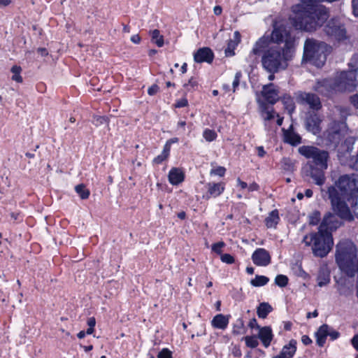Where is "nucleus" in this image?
<instances>
[{
	"label": "nucleus",
	"instance_id": "obj_1",
	"mask_svg": "<svg viewBox=\"0 0 358 358\" xmlns=\"http://www.w3.org/2000/svg\"><path fill=\"white\" fill-rule=\"evenodd\" d=\"M300 1L301 3L292 6L289 20L296 29L313 31L327 20L329 12L325 6L317 3L320 0Z\"/></svg>",
	"mask_w": 358,
	"mask_h": 358
},
{
	"label": "nucleus",
	"instance_id": "obj_2",
	"mask_svg": "<svg viewBox=\"0 0 358 358\" xmlns=\"http://www.w3.org/2000/svg\"><path fill=\"white\" fill-rule=\"evenodd\" d=\"M350 65V69L341 72L334 82L331 80L319 81L314 90L327 96L334 92L352 91L358 85V55L353 57Z\"/></svg>",
	"mask_w": 358,
	"mask_h": 358
},
{
	"label": "nucleus",
	"instance_id": "obj_3",
	"mask_svg": "<svg viewBox=\"0 0 358 358\" xmlns=\"http://www.w3.org/2000/svg\"><path fill=\"white\" fill-rule=\"evenodd\" d=\"M335 259L339 268L348 276L358 273V248L351 241L345 240L336 245Z\"/></svg>",
	"mask_w": 358,
	"mask_h": 358
},
{
	"label": "nucleus",
	"instance_id": "obj_4",
	"mask_svg": "<svg viewBox=\"0 0 358 358\" xmlns=\"http://www.w3.org/2000/svg\"><path fill=\"white\" fill-rule=\"evenodd\" d=\"M294 55V52L292 50L282 49L276 45L271 46L262 55V67L270 73L284 71L288 67Z\"/></svg>",
	"mask_w": 358,
	"mask_h": 358
},
{
	"label": "nucleus",
	"instance_id": "obj_5",
	"mask_svg": "<svg viewBox=\"0 0 358 358\" xmlns=\"http://www.w3.org/2000/svg\"><path fill=\"white\" fill-rule=\"evenodd\" d=\"M349 115L348 108L344 106H335L331 110L329 115L331 122L325 131V137L334 145L338 144L345 134L347 129L345 120Z\"/></svg>",
	"mask_w": 358,
	"mask_h": 358
},
{
	"label": "nucleus",
	"instance_id": "obj_6",
	"mask_svg": "<svg viewBox=\"0 0 358 358\" xmlns=\"http://www.w3.org/2000/svg\"><path fill=\"white\" fill-rule=\"evenodd\" d=\"M328 46L322 41L307 38L303 45V62H309L317 66H322L327 59Z\"/></svg>",
	"mask_w": 358,
	"mask_h": 358
},
{
	"label": "nucleus",
	"instance_id": "obj_7",
	"mask_svg": "<svg viewBox=\"0 0 358 358\" xmlns=\"http://www.w3.org/2000/svg\"><path fill=\"white\" fill-rule=\"evenodd\" d=\"M306 245H312V250L315 256L324 257L331 250L334 241L330 233L324 234L320 230L317 233H312L303 238Z\"/></svg>",
	"mask_w": 358,
	"mask_h": 358
},
{
	"label": "nucleus",
	"instance_id": "obj_8",
	"mask_svg": "<svg viewBox=\"0 0 358 358\" xmlns=\"http://www.w3.org/2000/svg\"><path fill=\"white\" fill-rule=\"evenodd\" d=\"M338 156L343 163L358 170V138H347L341 145Z\"/></svg>",
	"mask_w": 358,
	"mask_h": 358
},
{
	"label": "nucleus",
	"instance_id": "obj_9",
	"mask_svg": "<svg viewBox=\"0 0 358 358\" xmlns=\"http://www.w3.org/2000/svg\"><path fill=\"white\" fill-rule=\"evenodd\" d=\"M343 199L349 200L358 192V175L344 174L341 176L334 186Z\"/></svg>",
	"mask_w": 358,
	"mask_h": 358
},
{
	"label": "nucleus",
	"instance_id": "obj_10",
	"mask_svg": "<svg viewBox=\"0 0 358 358\" xmlns=\"http://www.w3.org/2000/svg\"><path fill=\"white\" fill-rule=\"evenodd\" d=\"M327 193L331 201L332 210L340 219L347 221H352L354 217L350 211V208L345 201L342 199V196H339V193L336 188L330 186L328 188Z\"/></svg>",
	"mask_w": 358,
	"mask_h": 358
},
{
	"label": "nucleus",
	"instance_id": "obj_11",
	"mask_svg": "<svg viewBox=\"0 0 358 358\" xmlns=\"http://www.w3.org/2000/svg\"><path fill=\"white\" fill-rule=\"evenodd\" d=\"M269 36L274 43H284L285 45L282 48V49L295 52V38L292 36L290 28L287 25L283 24H275Z\"/></svg>",
	"mask_w": 358,
	"mask_h": 358
},
{
	"label": "nucleus",
	"instance_id": "obj_12",
	"mask_svg": "<svg viewBox=\"0 0 358 358\" xmlns=\"http://www.w3.org/2000/svg\"><path fill=\"white\" fill-rule=\"evenodd\" d=\"M299 153L311 159L307 164H313L315 166H322L323 168H327V161L329 155V152L324 150H320L314 146L303 145L299 148Z\"/></svg>",
	"mask_w": 358,
	"mask_h": 358
},
{
	"label": "nucleus",
	"instance_id": "obj_13",
	"mask_svg": "<svg viewBox=\"0 0 358 358\" xmlns=\"http://www.w3.org/2000/svg\"><path fill=\"white\" fill-rule=\"evenodd\" d=\"M327 169L322 167V166L306 164L302 169V174L303 177L311 178L316 185L321 186L326 180L324 171Z\"/></svg>",
	"mask_w": 358,
	"mask_h": 358
},
{
	"label": "nucleus",
	"instance_id": "obj_14",
	"mask_svg": "<svg viewBox=\"0 0 358 358\" xmlns=\"http://www.w3.org/2000/svg\"><path fill=\"white\" fill-rule=\"evenodd\" d=\"M337 215L334 213H327L319 227L320 231H323L324 234L330 233L336 230L342 225V222Z\"/></svg>",
	"mask_w": 358,
	"mask_h": 358
},
{
	"label": "nucleus",
	"instance_id": "obj_15",
	"mask_svg": "<svg viewBox=\"0 0 358 358\" xmlns=\"http://www.w3.org/2000/svg\"><path fill=\"white\" fill-rule=\"evenodd\" d=\"M325 33L338 41L345 38V29L341 23L336 19L330 20L324 27Z\"/></svg>",
	"mask_w": 358,
	"mask_h": 358
},
{
	"label": "nucleus",
	"instance_id": "obj_16",
	"mask_svg": "<svg viewBox=\"0 0 358 358\" xmlns=\"http://www.w3.org/2000/svg\"><path fill=\"white\" fill-rule=\"evenodd\" d=\"M328 336H330L331 340H336L339 337L340 334L327 324H323L320 327L315 333L317 344L320 347H323L326 342V338Z\"/></svg>",
	"mask_w": 358,
	"mask_h": 358
},
{
	"label": "nucleus",
	"instance_id": "obj_17",
	"mask_svg": "<svg viewBox=\"0 0 358 358\" xmlns=\"http://www.w3.org/2000/svg\"><path fill=\"white\" fill-rule=\"evenodd\" d=\"M298 101L301 104H307L310 108L318 110L322 108L320 98L315 94L300 92L297 96Z\"/></svg>",
	"mask_w": 358,
	"mask_h": 358
},
{
	"label": "nucleus",
	"instance_id": "obj_18",
	"mask_svg": "<svg viewBox=\"0 0 358 358\" xmlns=\"http://www.w3.org/2000/svg\"><path fill=\"white\" fill-rule=\"evenodd\" d=\"M261 116L264 122V126L266 129H271V125L269 122L277 117L276 123L278 126H281L283 121V117H280L279 114L277 113L273 108L269 109L266 105L262 106L261 110Z\"/></svg>",
	"mask_w": 358,
	"mask_h": 358
},
{
	"label": "nucleus",
	"instance_id": "obj_19",
	"mask_svg": "<svg viewBox=\"0 0 358 358\" xmlns=\"http://www.w3.org/2000/svg\"><path fill=\"white\" fill-rule=\"evenodd\" d=\"M253 263L259 266H266L271 261L269 252L264 248L257 249L252 255Z\"/></svg>",
	"mask_w": 358,
	"mask_h": 358
},
{
	"label": "nucleus",
	"instance_id": "obj_20",
	"mask_svg": "<svg viewBox=\"0 0 358 358\" xmlns=\"http://www.w3.org/2000/svg\"><path fill=\"white\" fill-rule=\"evenodd\" d=\"M262 94L264 98L271 104H274L279 100L278 88L273 83L264 85Z\"/></svg>",
	"mask_w": 358,
	"mask_h": 358
},
{
	"label": "nucleus",
	"instance_id": "obj_21",
	"mask_svg": "<svg viewBox=\"0 0 358 358\" xmlns=\"http://www.w3.org/2000/svg\"><path fill=\"white\" fill-rule=\"evenodd\" d=\"M272 42L269 36H263L259 38L255 43L250 53V57L259 55L264 53L269 47L270 43Z\"/></svg>",
	"mask_w": 358,
	"mask_h": 358
},
{
	"label": "nucleus",
	"instance_id": "obj_22",
	"mask_svg": "<svg viewBox=\"0 0 358 358\" xmlns=\"http://www.w3.org/2000/svg\"><path fill=\"white\" fill-rule=\"evenodd\" d=\"M321 122L320 117L316 113H310L306 119V128L313 134H317L321 130Z\"/></svg>",
	"mask_w": 358,
	"mask_h": 358
},
{
	"label": "nucleus",
	"instance_id": "obj_23",
	"mask_svg": "<svg viewBox=\"0 0 358 358\" xmlns=\"http://www.w3.org/2000/svg\"><path fill=\"white\" fill-rule=\"evenodd\" d=\"M213 52L208 48L199 49L194 55V59L197 63H210L213 59Z\"/></svg>",
	"mask_w": 358,
	"mask_h": 358
},
{
	"label": "nucleus",
	"instance_id": "obj_24",
	"mask_svg": "<svg viewBox=\"0 0 358 358\" xmlns=\"http://www.w3.org/2000/svg\"><path fill=\"white\" fill-rule=\"evenodd\" d=\"M208 192L206 196L207 199L211 196L217 197L220 196L225 189V184L224 182H208L207 184Z\"/></svg>",
	"mask_w": 358,
	"mask_h": 358
},
{
	"label": "nucleus",
	"instance_id": "obj_25",
	"mask_svg": "<svg viewBox=\"0 0 358 358\" xmlns=\"http://www.w3.org/2000/svg\"><path fill=\"white\" fill-rule=\"evenodd\" d=\"M296 341L291 340L288 345H285L279 355L272 358H292L296 350Z\"/></svg>",
	"mask_w": 358,
	"mask_h": 358
},
{
	"label": "nucleus",
	"instance_id": "obj_26",
	"mask_svg": "<svg viewBox=\"0 0 358 358\" xmlns=\"http://www.w3.org/2000/svg\"><path fill=\"white\" fill-rule=\"evenodd\" d=\"M258 337L262 341L264 346L268 348L273 337L271 328L267 326L259 328Z\"/></svg>",
	"mask_w": 358,
	"mask_h": 358
},
{
	"label": "nucleus",
	"instance_id": "obj_27",
	"mask_svg": "<svg viewBox=\"0 0 358 358\" xmlns=\"http://www.w3.org/2000/svg\"><path fill=\"white\" fill-rule=\"evenodd\" d=\"M169 180L173 185H178L184 180L183 172L178 168H173L169 171Z\"/></svg>",
	"mask_w": 358,
	"mask_h": 358
},
{
	"label": "nucleus",
	"instance_id": "obj_28",
	"mask_svg": "<svg viewBox=\"0 0 358 358\" xmlns=\"http://www.w3.org/2000/svg\"><path fill=\"white\" fill-rule=\"evenodd\" d=\"M229 324V317L222 314L215 315L211 321V324L213 327L224 329Z\"/></svg>",
	"mask_w": 358,
	"mask_h": 358
},
{
	"label": "nucleus",
	"instance_id": "obj_29",
	"mask_svg": "<svg viewBox=\"0 0 358 358\" xmlns=\"http://www.w3.org/2000/svg\"><path fill=\"white\" fill-rule=\"evenodd\" d=\"M284 138L286 143L291 145H297L301 143V137L293 131L284 130Z\"/></svg>",
	"mask_w": 358,
	"mask_h": 358
},
{
	"label": "nucleus",
	"instance_id": "obj_30",
	"mask_svg": "<svg viewBox=\"0 0 358 358\" xmlns=\"http://www.w3.org/2000/svg\"><path fill=\"white\" fill-rule=\"evenodd\" d=\"M273 310L271 306L266 302L261 303L257 308V314L260 318H266L267 315Z\"/></svg>",
	"mask_w": 358,
	"mask_h": 358
},
{
	"label": "nucleus",
	"instance_id": "obj_31",
	"mask_svg": "<svg viewBox=\"0 0 358 358\" xmlns=\"http://www.w3.org/2000/svg\"><path fill=\"white\" fill-rule=\"evenodd\" d=\"M280 220L278 211L272 210L268 216L265 219L266 225L268 228L275 227Z\"/></svg>",
	"mask_w": 358,
	"mask_h": 358
},
{
	"label": "nucleus",
	"instance_id": "obj_32",
	"mask_svg": "<svg viewBox=\"0 0 358 358\" xmlns=\"http://www.w3.org/2000/svg\"><path fill=\"white\" fill-rule=\"evenodd\" d=\"M152 41L155 43L158 47H162L164 45V37L160 34L158 29H154L150 31Z\"/></svg>",
	"mask_w": 358,
	"mask_h": 358
},
{
	"label": "nucleus",
	"instance_id": "obj_33",
	"mask_svg": "<svg viewBox=\"0 0 358 358\" xmlns=\"http://www.w3.org/2000/svg\"><path fill=\"white\" fill-rule=\"evenodd\" d=\"M269 281L268 278L264 275H256L255 278L250 281V284L254 287L264 286Z\"/></svg>",
	"mask_w": 358,
	"mask_h": 358
},
{
	"label": "nucleus",
	"instance_id": "obj_34",
	"mask_svg": "<svg viewBox=\"0 0 358 358\" xmlns=\"http://www.w3.org/2000/svg\"><path fill=\"white\" fill-rule=\"evenodd\" d=\"M75 190L82 199H87L90 194L89 189H86L85 186L83 184L76 185Z\"/></svg>",
	"mask_w": 358,
	"mask_h": 358
},
{
	"label": "nucleus",
	"instance_id": "obj_35",
	"mask_svg": "<svg viewBox=\"0 0 358 358\" xmlns=\"http://www.w3.org/2000/svg\"><path fill=\"white\" fill-rule=\"evenodd\" d=\"M10 71L13 73V76H12V80H15L17 83H22V78L20 76V73L22 71V68L19 66H13L11 68Z\"/></svg>",
	"mask_w": 358,
	"mask_h": 358
},
{
	"label": "nucleus",
	"instance_id": "obj_36",
	"mask_svg": "<svg viewBox=\"0 0 358 358\" xmlns=\"http://www.w3.org/2000/svg\"><path fill=\"white\" fill-rule=\"evenodd\" d=\"M92 122L96 127L101 126L103 124L108 125L109 118L106 116L94 115L93 117Z\"/></svg>",
	"mask_w": 358,
	"mask_h": 358
},
{
	"label": "nucleus",
	"instance_id": "obj_37",
	"mask_svg": "<svg viewBox=\"0 0 358 358\" xmlns=\"http://www.w3.org/2000/svg\"><path fill=\"white\" fill-rule=\"evenodd\" d=\"M237 41H234L232 40H229L227 44V47L225 49V55L227 57H231L234 55V50L236 47L238 45Z\"/></svg>",
	"mask_w": 358,
	"mask_h": 358
},
{
	"label": "nucleus",
	"instance_id": "obj_38",
	"mask_svg": "<svg viewBox=\"0 0 358 358\" xmlns=\"http://www.w3.org/2000/svg\"><path fill=\"white\" fill-rule=\"evenodd\" d=\"M244 340L245 341V344L248 348H255L259 345V341L257 340V336H245L244 338Z\"/></svg>",
	"mask_w": 358,
	"mask_h": 358
},
{
	"label": "nucleus",
	"instance_id": "obj_39",
	"mask_svg": "<svg viewBox=\"0 0 358 358\" xmlns=\"http://www.w3.org/2000/svg\"><path fill=\"white\" fill-rule=\"evenodd\" d=\"M317 280L318 286L323 287L327 285L330 281L329 275L324 272L320 273L317 276Z\"/></svg>",
	"mask_w": 358,
	"mask_h": 358
},
{
	"label": "nucleus",
	"instance_id": "obj_40",
	"mask_svg": "<svg viewBox=\"0 0 358 358\" xmlns=\"http://www.w3.org/2000/svg\"><path fill=\"white\" fill-rule=\"evenodd\" d=\"M289 279L285 275H278L275 278V283L280 287H285L288 284Z\"/></svg>",
	"mask_w": 358,
	"mask_h": 358
},
{
	"label": "nucleus",
	"instance_id": "obj_41",
	"mask_svg": "<svg viewBox=\"0 0 358 358\" xmlns=\"http://www.w3.org/2000/svg\"><path fill=\"white\" fill-rule=\"evenodd\" d=\"M203 136L206 141L210 142L215 140L217 134L214 130L206 129L203 131Z\"/></svg>",
	"mask_w": 358,
	"mask_h": 358
},
{
	"label": "nucleus",
	"instance_id": "obj_42",
	"mask_svg": "<svg viewBox=\"0 0 358 358\" xmlns=\"http://www.w3.org/2000/svg\"><path fill=\"white\" fill-rule=\"evenodd\" d=\"M320 220V213L319 211H314L309 217V223L312 225H316Z\"/></svg>",
	"mask_w": 358,
	"mask_h": 358
},
{
	"label": "nucleus",
	"instance_id": "obj_43",
	"mask_svg": "<svg viewBox=\"0 0 358 358\" xmlns=\"http://www.w3.org/2000/svg\"><path fill=\"white\" fill-rule=\"evenodd\" d=\"M225 243L222 241L216 243L212 245V250L217 254H222V248L224 247Z\"/></svg>",
	"mask_w": 358,
	"mask_h": 358
},
{
	"label": "nucleus",
	"instance_id": "obj_44",
	"mask_svg": "<svg viewBox=\"0 0 358 358\" xmlns=\"http://www.w3.org/2000/svg\"><path fill=\"white\" fill-rule=\"evenodd\" d=\"M226 172V169L223 166H218L210 171V175H217L219 176H224Z\"/></svg>",
	"mask_w": 358,
	"mask_h": 358
},
{
	"label": "nucleus",
	"instance_id": "obj_45",
	"mask_svg": "<svg viewBox=\"0 0 358 358\" xmlns=\"http://www.w3.org/2000/svg\"><path fill=\"white\" fill-rule=\"evenodd\" d=\"M157 358H172V352L169 349L164 348L159 352Z\"/></svg>",
	"mask_w": 358,
	"mask_h": 358
},
{
	"label": "nucleus",
	"instance_id": "obj_46",
	"mask_svg": "<svg viewBox=\"0 0 358 358\" xmlns=\"http://www.w3.org/2000/svg\"><path fill=\"white\" fill-rule=\"evenodd\" d=\"M283 167L285 170L292 171L294 168L293 163L288 158H284L282 159Z\"/></svg>",
	"mask_w": 358,
	"mask_h": 358
},
{
	"label": "nucleus",
	"instance_id": "obj_47",
	"mask_svg": "<svg viewBox=\"0 0 358 358\" xmlns=\"http://www.w3.org/2000/svg\"><path fill=\"white\" fill-rule=\"evenodd\" d=\"M222 262L232 264L234 262V258L229 254H224L220 257Z\"/></svg>",
	"mask_w": 358,
	"mask_h": 358
},
{
	"label": "nucleus",
	"instance_id": "obj_48",
	"mask_svg": "<svg viewBox=\"0 0 358 358\" xmlns=\"http://www.w3.org/2000/svg\"><path fill=\"white\" fill-rule=\"evenodd\" d=\"M241 77V73L237 72L235 75V78H234V80L232 83L233 92H235L236 88L239 85Z\"/></svg>",
	"mask_w": 358,
	"mask_h": 358
},
{
	"label": "nucleus",
	"instance_id": "obj_49",
	"mask_svg": "<svg viewBox=\"0 0 358 358\" xmlns=\"http://www.w3.org/2000/svg\"><path fill=\"white\" fill-rule=\"evenodd\" d=\"M188 105V101L187 99H181L180 100H178L175 103L176 108H182L185 107Z\"/></svg>",
	"mask_w": 358,
	"mask_h": 358
},
{
	"label": "nucleus",
	"instance_id": "obj_50",
	"mask_svg": "<svg viewBox=\"0 0 358 358\" xmlns=\"http://www.w3.org/2000/svg\"><path fill=\"white\" fill-rule=\"evenodd\" d=\"M285 103L287 104L286 108L288 110L289 113H292L294 110V106L292 102V100L290 98H289L287 100H285Z\"/></svg>",
	"mask_w": 358,
	"mask_h": 358
},
{
	"label": "nucleus",
	"instance_id": "obj_51",
	"mask_svg": "<svg viewBox=\"0 0 358 358\" xmlns=\"http://www.w3.org/2000/svg\"><path fill=\"white\" fill-rule=\"evenodd\" d=\"M352 7L354 15L358 17V0L352 1Z\"/></svg>",
	"mask_w": 358,
	"mask_h": 358
},
{
	"label": "nucleus",
	"instance_id": "obj_52",
	"mask_svg": "<svg viewBox=\"0 0 358 358\" xmlns=\"http://www.w3.org/2000/svg\"><path fill=\"white\" fill-rule=\"evenodd\" d=\"M159 91V87L157 85H152L150 87H149L148 90V93L150 96H153L157 93Z\"/></svg>",
	"mask_w": 358,
	"mask_h": 358
},
{
	"label": "nucleus",
	"instance_id": "obj_53",
	"mask_svg": "<svg viewBox=\"0 0 358 358\" xmlns=\"http://www.w3.org/2000/svg\"><path fill=\"white\" fill-rule=\"evenodd\" d=\"M166 159H167V157L163 153H162L161 155H158L153 159V162L155 164H161Z\"/></svg>",
	"mask_w": 358,
	"mask_h": 358
},
{
	"label": "nucleus",
	"instance_id": "obj_54",
	"mask_svg": "<svg viewBox=\"0 0 358 358\" xmlns=\"http://www.w3.org/2000/svg\"><path fill=\"white\" fill-rule=\"evenodd\" d=\"M248 326L251 328V329H254V328H257L259 330V328H261L259 324H257V320L255 318H253L252 319L249 324H248Z\"/></svg>",
	"mask_w": 358,
	"mask_h": 358
},
{
	"label": "nucleus",
	"instance_id": "obj_55",
	"mask_svg": "<svg viewBox=\"0 0 358 358\" xmlns=\"http://www.w3.org/2000/svg\"><path fill=\"white\" fill-rule=\"evenodd\" d=\"M351 343L355 350L358 351V334H356L353 336L351 340Z\"/></svg>",
	"mask_w": 358,
	"mask_h": 358
},
{
	"label": "nucleus",
	"instance_id": "obj_56",
	"mask_svg": "<svg viewBox=\"0 0 358 358\" xmlns=\"http://www.w3.org/2000/svg\"><path fill=\"white\" fill-rule=\"evenodd\" d=\"M351 103L358 108V94H355L350 97Z\"/></svg>",
	"mask_w": 358,
	"mask_h": 358
},
{
	"label": "nucleus",
	"instance_id": "obj_57",
	"mask_svg": "<svg viewBox=\"0 0 358 358\" xmlns=\"http://www.w3.org/2000/svg\"><path fill=\"white\" fill-rule=\"evenodd\" d=\"M301 341L306 345H308L312 343V340L309 338V336L306 335L302 336Z\"/></svg>",
	"mask_w": 358,
	"mask_h": 358
},
{
	"label": "nucleus",
	"instance_id": "obj_58",
	"mask_svg": "<svg viewBox=\"0 0 358 358\" xmlns=\"http://www.w3.org/2000/svg\"><path fill=\"white\" fill-rule=\"evenodd\" d=\"M131 41L135 44H138L141 42V37L139 35L136 34L131 37Z\"/></svg>",
	"mask_w": 358,
	"mask_h": 358
},
{
	"label": "nucleus",
	"instance_id": "obj_59",
	"mask_svg": "<svg viewBox=\"0 0 358 358\" xmlns=\"http://www.w3.org/2000/svg\"><path fill=\"white\" fill-rule=\"evenodd\" d=\"M37 52L42 56L45 57L48 55V50L45 48H39L37 49Z\"/></svg>",
	"mask_w": 358,
	"mask_h": 358
},
{
	"label": "nucleus",
	"instance_id": "obj_60",
	"mask_svg": "<svg viewBox=\"0 0 358 358\" xmlns=\"http://www.w3.org/2000/svg\"><path fill=\"white\" fill-rule=\"evenodd\" d=\"M222 12V8L220 6H216L213 8V13L215 15H220Z\"/></svg>",
	"mask_w": 358,
	"mask_h": 358
},
{
	"label": "nucleus",
	"instance_id": "obj_61",
	"mask_svg": "<svg viewBox=\"0 0 358 358\" xmlns=\"http://www.w3.org/2000/svg\"><path fill=\"white\" fill-rule=\"evenodd\" d=\"M258 152V156L260 157H263L266 155V151L264 150L262 146H259L257 148Z\"/></svg>",
	"mask_w": 358,
	"mask_h": 358
},
{
	"label": "nucleus",
	"instance_id": "obj_62",
	"mask_svg": "<svg viewBox=\"0 0 358 358\" xmlns=\"http://www.w3.org/2000/svg\"><path fill=\"white\" fill-rule=\"evenodd\" d=\"M96 324V320L94 317H90L88 320H87V325L89 326V327H92L94 328V326Z\"/></svg>",
	"mask_w": 358,
	"mask_h": 358
},
{
	"label": "nucleus",
	"instance_id": "obj_63",
	"mask_svg": "<svg viewBox=\"0 0 358 358\" xmlns=\"http://www.w3.org/2000/svg\"><path fill=\"white\" fill-rule=\"evenodd\" d=\"M248 189L250 192L257 191L259 189V185L257 183L253 182L249 185Z\"/></svg>",
	"mask_w": 358,
	"mask_h": 358
},
{
	"label": "nucleus",
	"instance_id": "obj_64",
	"mask_svg": "<svg viewBox=\"0 0 358 358\" xmlns=\"http://www.w3.org/2000/svg\"><path fill=\"white\" fill-rule=\"evenodd\" d=\"M170 145H169V143H167V142H166V145H165V146H164V150H163V152H162V153H163L164 155H165L167 157H168V156H169V155Z\"/></svg>",
	"mask_w": 358,
	"mask_h": 358
}]
</instances>
